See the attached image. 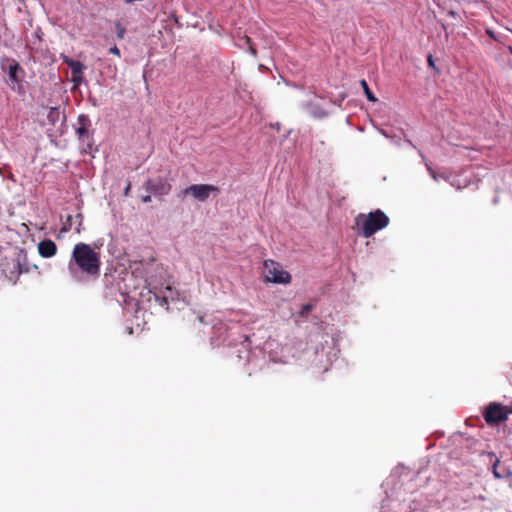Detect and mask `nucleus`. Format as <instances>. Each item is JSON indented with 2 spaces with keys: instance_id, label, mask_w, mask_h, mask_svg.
Here are the masks:
<instances>
[{
  "instance_id": "4468645a",
  "label": "nucleus",
  "mask_w": 512,
  "mask_h": 512,
  "mask_svg": "<svg viewBox=\"0 0 512 512\" xmlns=\"http://www.w3.org/2000/svg\"><path fill=\"white\" fill-rule=\"evenodd\" d=\"M241 40L244 42V45L247 46L248 48V51L253 55V56H256L257 55V51L256 49L254 48L253 46V42L251 40L250 37L244 35Z\"/></svg>"
},
{
  "instance_id": "a211bd4d",
  "label": "nucleus",
  "mask_w": 512,
  "mask_h": 512,
  "mask_svg": "<svg viewBox=\"0 0 512 512\" xmlns=\"http://www.w3.org/2000/svg\"><path fill=\"white\" fill-rule=\"evenodd\" d=\"M77 133L80 138L88 135V129L85 126H81L77 129Z\"/></svg>"
},
{
  "instance_id": "b1692460",
  "label": "nucleus",
  "mask_w": 512,
  "mask_h": 512,
  "mask_svg": "<svg viewBox=\"0 0 512 512\" xmlns=\"http://www.w3.org/2000/svg\"><path fill=\"white\" fill-rule=\"evenodd\" d=\"M244 340H245V342H250L249 336H244Z\"/></svg>"
},
{
  "instance_id": "20e7f679",
  "label": "nucleus",
  "mask_w": 512,
  "mask_h": 512,
  "mask_svg": "<svg viewBox=\"0 0 512 512\" xmlns=\"http://www.w3.org/2000/svg\"><path fill=\"white\" fill-rule=\"evenodd\" d=\"M512 414V407L498 402L490 403L484 411V419L488 425H497L506 421Z\"/></svg>"
},
{
  "instance_id": "393cba45",
  "label": "nucleus",
  "mask_w": 512,
  "mask_h": 512,
  "mask_svg": "<svg viewBox=\"0 0 512 512\" xmlns=\"http://www.w3.org/2000/svg\"><path fill=\"white\" fill-rule=\"evenodd\" d=\"M488 34H489L491 37H493L494 39H496V38H495V35H494V34H492V32L488 31Z\"/></svg>"
},
{
  "instance_id": "39448f33",
  "label": "nucleus",
  "mask_w": 512,
  "mask_h": 512,
  "mask_svg": "<svg viewBox=\"0 0 512 512\" xmlns=\"http://www.w3.org/2000/svg\"><path fill=\"white\" fill-rule=\"evenodd\" d=\"M265 277L268 282L288 284L291 282L289 272L282 269L281 265L273 260L264 261Z\"/></svg>"
},
{
  "instance_id": "f3484780",
  "label": "nucleus",
  "mask_w": 512,
  "mask_h": 512,
  "mask_svg": "<svg viewBox=\"0 0 512 512\" xmlns=\"http://www.w3.org/2000/svg\"><path fill=\"white\" fill-rule=\"evenodd\" d=\"M58 115H59L58 109L57 108H51L49 113H48V118L50 119V121L55 122L56 117H58Z\"/></svg>"
},
{
  "instance_id": "7ed1b4c3",
  "label": "nucleus",
  "mask_w": 512,
  "mask_h": 512,
  "mask_svg": "<svg viewBox=\"0 0 512 512\" xmlns=\"http://www.w3.org/2000/svg\"><path fill=\"white\" fill-rule=\"evenodd\" d=\"M389 222V217L380 209L368 214L360 213L355 217V224L359 227V233L365 238H370L376 232L386 228Z\"/></svg>"
},
{
  "instance_id": "f03ea898",
  "label": "nucleus",
  "mask_w": 512,
  "mask_h": 512,
  "mask_svg": "<svg viewBox=\"0 0 512 512\" xmlns=\"http://www.w3.org/2000/svg\"><path fill=\"white\" fill-rule=\"evenodd\" d=\"M74 267L87 276L97 278L100 275L101 267L100 252L83 242L75 244L69 262V270L73 272Z\"/></svg>"
},
{
  "instance_id": "1a4fd4ad",
  "label": "nucleus",
  "mask_w": 512,
  "mask_h": 512,
  "mask_svg": "<svg viewBox=\"0 0 512 512\" xmlns=\"http://www.w3.org/2000/svg\"><path fill=\"white\" fill-rule=\"evenodd\" d=\"M38 252L44 258H50L57 252V246L54 241L47 239L39 242Z\"/></svg>"
},
{
  "instance_id": "6ab92c4d",
  "label": "nucleus",
  "mask_w": 512,
  "mask_h": 512,
  "mask_svg": "<svg viewBox=\"0 0 512 512\" xmlns=\"http://www.w3.org/2000/svg\"><path fill=\"white\" fill-rule=\"evenodd\" d=\"M109 52H110L111 54H114V55L118 56V57H120V55H121V54H120V50H119V48H118L116 45H114L113 47H111V48L109 49Z\"/></svg>"
},
{
  "instance_id": "aec40b11",
  "label": "nucleus",
  "mask_w": 512,
  "mask_h": 512,
  "mask_svg": "<svg viewBox=\"0 0 512 512\" xmlns=\"http://www.w3.org/2000/svg\"><path fill=\"white\" fill-rule=\"evenodd\" d=\"M124 33H125V29L120 27L119 30H118V33H117V36L118 38H123L124 37Z\"/></svg>"
},
{
  "instance_id": "9d476101",
  "label": "nucleus",
  "mask_w": 512,
  "mask_h": 512,
  "mask_svg": "<svg viewBox=\"0 0 512 512\" xmlns=\"http://www.w3.org/2000/svg\"><path fill=\"white\" fill-rule=\"evenodd\" d=\"M148 190L158 195H167L171 190V185L163 179L156 182L149 181Z\"/></svg>"
},
{
  "instance_id": "5701e85b",
  "label": "nucleus",
  "mask_w": 512,
  "mask_h": 512,
  "mask_svg": "<svg viewBox=\"0 0 512 512\" xmlns=\"http://www.w3.org/2000/svg\"><path fill=\"white\" fill-rule=\"evenodd\" d=\"M129 190H130V184H128L127 187L125 188V194L126 195L128 194Z\"/></svg>"
},
{
  "instance_id": "ddd939ff",
  "label": "nucleus",
  "mask_w": 512,
  "mask_h": 512,
  "mask_svg": "<svg viewBox=\"0 0 512 512\" xmlns=\"http://www.w3.org/2000/svg\"><path fill=\"white\" fill-rule=\"evenodd\" d=\"M360 84L363 88V91L367 97V99L371 102H376L377 101V98L375 97V95L372 93V91L370 90L366 80H361L360 81Z\"/></svg>"
},
{
  "instance_id": "2eb2a0df",
  "label": "nucleus",
  "mask_w": 512,
  "mask_h": 512,
  "mask_svg": "<svg viewBox=\"0 0 512 512\" xmlns=\"http://www.w3.org/2000/svg\"><path fill=\"white\" fill-rule=\"evenodd\" d=\"M313 306L310 303L304 304L299 312L301 317L307 316L312 310Z\"/></svg>"
},
{
  "instance_id": "0eeeda50",
  "label": "nucleus",
  "mask_w": 512,
  "mask_h": 512,
  "mask_svg": "<svg viewBox=\"0 0 512 512\" xmlns=\"http://www.w3.org/2000/svg\"><path fill=\"white\" fill-rule=\"evenodd\" d=\"M64 62L71 69L72 81L74 82L75 86H79L83 81V63L78 60H73L69 58H65Z\"/></svg>"
},
{
  "instance_id": "4be33fe9",
  "label": "nucleus",
  "mask_w": 512,
  "mask_h": 512,
  "mask_svg": "<svg viewBox=\"0 0 512 512\" xmlns=\"http://www.w3.org/2000/svg\"><path fill=\"white\" fill-rule=\"evenodd\" d=\"M142 201H143V202H145V203H146V202H150V201H151V197H150L149 195L144 196V197L142 198Z\"/></svg>"
},
{
  "instance_id": "9b49d317",
  "label": "nucleus",
  "mask_w": 512,
  "mask_h": 512,
  "mask_svg": "<svg viewBox=\"0 0 512 512\" xmlns=\"http://www.w3.org/2000/svg\"><path fill=\"white\" fill-rule=\"evenodd\" d=\"M74 223L77 224L76 232L80 233L81 232V227H82V224H83V215L81 213H77L75 216L68 215L66 217L65 222L63 223L62 231L63 232L70 231L72 229V226H73Z\"/></svg>"
},
{
  "instance_id": "dca6fc26",
  "label": "nucleus",
  "mask_w": 512,
  "mask_h": 512,
  "mask_svg": "<svg viewBox=\"0 0 512 512\" xmlns=\"http://www.w3.org/2000/svg\"><path fill=\"white\" fill-rule=\"evenodd\" d=\"M499 463H500V460H499V459H496V461H495V462H494V464H493V468H492L493 475H494V477H495V478H497V479H501V478H503V477H504V475H503V474H501V473H499V472H498L497 467H498Z\"/></svg>"
},
{
  "instance_id": "412c9836",
  "label": "nucleus",
  "mask_w": 512,
  "mask_h": 512,
  "mask_svg": "<svg viewBox=\"0 0 512 512\" xmlns=\"http://www.w3.org/2000/svg\"><path fill=\"white\" fill-rule=\"evenodd\" d=\"M427 60H428V64H429V66H430V67H432V68H435L434 60H433L432 55H429V56H428V58H427Z\"/></svg>"
},
{
  "instance_id": "423d86ee",
  "label": "nucleus",
  "mask_w": 512,
  "mask_h": 512,
  "mask_svg": "<svg viewBox=\"0 0 512 512\" xmlns=\"http://www.w3.org/2000/svg\"><path fill=\"white\" fill-rule=\"evenodd\" d=\"M219 189L218 187L211 185V184H193L189 187L185 188L181 195L183 197L185 196H191L194 199L204 202L206 201L211 193H218Z\"/></svg>"
},
{
  "instance_id": "f8f14e48",
  "label": "nucleus",
  "mask_w": 512,
  "mask_h": 512,
  "mask_svg": "<svg viewBox=\"0 0 512 512\" xmlns=\"http://www.w3.org/2000/svg\"><path fill=\"white\" fill-rule=\"evenodd\" d=\"M19 72L24 73V71L21 68V66L19 65V63L15 60H12L10 66H9L8 75H9V79L13 83L20 84L22 82V77L18 75Z\"/></svg>"
},
{
  "instance_id": "f257e3e1",
  "label": "nucleus",
  "mask_w": 512,
  "mask_h": 512,
  "mask_svg": "<svg viewBox=\"0 0 512 512\" xmlns=\"http://www.w3.org/2000/svg\"><path fill=\"white\" fill-rule=\"evenodd\" d=\"M132 274L143 279L148 293L151 294L156 303L168 309L169 299L173 300V289L167 285L163 288L160 279L162 278L163 267L153 257L134 261L130 264Z\"/></svg>"
},
{
  "instance_id": "6e6552de",
  "label": "nucleus",
  "mask_w": 512,
  "mask_h": 512,
  "mask_svg": "<svg viewBox=\"0 0 512 512\" xmlns=\"http://www.w3.org/2000/svg\"><path fill=\"white\" fill-rule=\"evenodd\" d=\"M26 258L25 255H18L15 259H12L11 269L4 268L3 271L7 274L10 279L17 278L21 273L27 272V268L22 267V260Z\"/></svg>"
}]
</instances>
